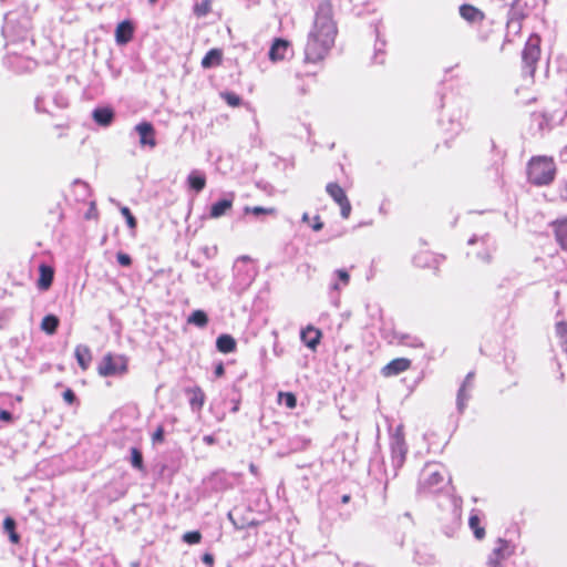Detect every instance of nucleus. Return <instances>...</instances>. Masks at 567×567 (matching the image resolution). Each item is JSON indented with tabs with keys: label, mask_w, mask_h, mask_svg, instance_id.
Wrapping results in <instances>:
<instances>
[{
	"label": "nucleus",
	"mask_w": 567,
	"mask_h": 567,
	"mask_svg": "<svg viewBox=\"0 0 567 567\" xmlns=\"http://www.w3.org/2000/svg\"><path fill=\"white\" fill-rule=\"evenodd\" d=\"M337 27L332 19V6L329 1L318 4L313 25L308 34L305 55L308 62H318L328 54L334 43Z\"/></svg>",
	"instance_id": "f257e3e1"
},
{
	"label": "nucleus",
	"mask_w": 567,
	"mask_h": 567,
	"mask_svg": "<svg viewBox=\"0 0 567 567\" xmlns=\"http://www.w3.org/2000/svg\"><path fill=\"white\" fill-rule=\"evenodd\" d=\"M556 175V165L551 157L535 156L528 162V181L536 186L550 184Z\"/></svg>",
	"instance_id": "f03ea898"
},
{
	"label": "nucleus",
	"mask_w": 567,
	"mask_h": 567,
	"mask_svg": "<svg viewBox=\"0 0 567 567\" xmlns=\"http://www.w3.org/2000/svg\"><path fill=\"white\" fill-rule=\"evenodd\" d=\"M445 470L439 464H426L420 474L419 489L435 493L447 483Z\"/></svg>",
	"instance_id": "7ed1b4c3"
},
{
	"label": "nucleus",
	"mask_w": 567,
	"mask_h": 567,
	"mask_svg": "<svg viewBox=\"0 0 567 567\" xmlns=\"http://www.w3.org/2000/svg\"><path fill=\"white\" fill-rule=\"evenodd\" d=\"M128 360L123 354H105L97 368L99 374L102 377L124 375L127 372Z\"/></svg>",
	"instance_id": "20e7f679"
},
{
	"label": "nucleus",
	"mask_w": 567,
	"mask_h": 567,
	"mask_svg": "<svg viewBox=\"0 0 567 567\" xmlns=\"http://www.w3.org/2000/svg\"><path fill=\"white\" fill-rule=\"evenodd\" d=\"M539 42V38L537 35H533L527 40L523 50V72L529 78L534 76L536 64L540 55Z\"/></svg>",
	"instance_id": "39448f33"
},
{
	"label": "nucleus",
	"mask_w": 567,
	"mask_h": 567,
	"mask_svg": "<svg viewBox=\"0 0 567 567\" xmlns=\"http://www.w3.org/2000/svg\"><path fill=\"white\" fill-rule=\"evenodd\" d=\"M391 460L394 468H400L405 461L408 446L401 426L396 427L390 439Z\"/></svg>",
	"instance_id": "423d86ee"
},
{
	"label": "nucleus",
	"mask_w": 567,
	"mask_h": 567,
	"mask_svg": "<svg viewBox=\"0 0 567 567\" xmlns=\"http://www.w3.org/2000/svg\"><path fill=\"white\" fill-rule=\"evenodd\" d=\"M135 131L140 135V144L142 146H150L154 148L156 146L155 131L151 123L142 122L135 126Z\"/></svg>",
	"instance_id": "0eeeda50"
},
{
	"label": "nucleus",
	"mask_w": 567,
	"mask_h": 567,
	"mask_svg": "<svg viewBox=\"0 0 567 567\" xmlns=\"http://www.w3.org/2000/svg\"><path fill=\"white\" fill-rule=\"evenodd\" d=\"M473 379H474V373L473 372L467 373V375L465 377V379L457 392L456 404H457V409L460 412L464 411L466 403L470 399V391L473 389Z\"/></svg>",
	"instance_id": "6e6552de"
},
{
	"label": "nucleus",
	"mask_w": 567,
	"mask_h": 567,
	"mask_svg": "<svg viewBox=\"0 0 567 567\" xmlns=\"http://www.w3.org/2000/svg\"><path fill=\"white\" fill-rule=\"evenodd\" d=\"M411 365V361L405 358H398L392 361H390L382 369V374L384 377H393L398 375L404 371H406Z\"/></svg>",
	"instance_id": "1a4fd4ad"
},
{
	"label": "nucleus",
	"mask_w": 567,
	"mask_h": 567,
	"mask_svg": "<svg viewBox=\"0 0 567 567\" xmlns=\"http://www.w3.org/2000/svg\"><path fill=\"white\" fill-rule=\"evenodd\" d=\"M134 34V27L131 21L125 20L117 24L115 30V40L117 44L128 43Z\"/></svg>",
	"instance_id": "9d476101"
},
{
	"label": "nucleus",
	"mask_w": 567,
	"mask_h": 567,
	"mask_svg": "<svg viewBox=\"0 0 567 567\" xmlns=\"http://www.w3.org/2000/svg\"><path fill=\"white\" fill-rule=\"evenodd\" d=\"M301 341L311 350H315L320 342L321 331L312 326L301 330Z\"/></svg>",
	"instance_id": "9b49d317"
},
{
	"label": "nucleus",
	"mask_w": 567,
	"mask_h": 567,
	"mask_svg": "<svg viewBox=\"0 0 567 567\" xmlns=\"http://www.w3.org/2000/svg\"><path fill=\"white\" fill-rule=\"evenodd\" d=\"M234 197L235 195L230 193L226 198H223L213 204L210 207L209 216L212 218H219L224 216L233 207Z\"/></svg>",
	"instance_id": "f8f14e48"
},
{
	"label": "nucleus",
	"mask_w": 567,
	"mask_h": 567,
	"mask_svg": "<svg viewBox=\"0 0 567 567\" xmlns=\"http://www.w3.org/2000/svg\"><path fill=\"white\" fill-rule=\"evenodd\" d=\"M491 554L493 557L504 561L514 554V546L508 540L498 538Z\"/></svg>",
	"instance_id": "ddd939ff"
},
{
	"label": "nucleus",
	"mask_w": 567,
	"mask_h": 567,
	"mask_svg": "<svg viewBox=\"0 0 567 567\" xmlns=\"http://www.w3.org/2000/svg\"><path fill=\"white\" fill-rule=\"evenodd\" d=\"M92 117L100 126L107 127L114 120V112L111 107H96L92 112Z\"/></svg>",
	"instance_id": "4468645a"
},
{
	"label": "nucleus",
	"mask_w": 567,
	"mask_h": 567,
	"mask_svg": "<svg viewBox=\"0 0 567 567\" xmlns=\"http://www.w3.org/2000/svg\"><path fill=\"white\" fill-rule=\"evenodd\" d=\"M553 226L558 245L567 252V218L554 221Z\"/></svg>",
	"instance_id": "2eb2a0df"
},
{
	"label": "nucleus",
	"mask_w": 567,
	"mask_h": 567,
	"mask_svg": "<svg viewBox=\"0 0 567 567\" xmlns=\"http://www.w3.org/2000/svg\"><path fill=\"white\" fill-rule=\"evenodd\" d=\"M289 49V42L284 39H277L270 50L269 58L271 61H280L286 56V53Z\"/></svg>",
	"instance_id": "dca6fc26"
},
{
	"label": "nucleus",
	"mask_w": 567,
	"mask_h": 567,
	"mask_svg": "<svg viewBox=\"0 0 567 567\" xmlns=\"http://www.w3.org/2000/svg\"><path fill=\"white\" fill-rule=\"evenodd\" d=\"M187 184H188L189 188L199 193L206 186V176L200 171H197V169L192 171L187 177Z\"/></svg>",
	"instance_id": "f3484780"
},
{
	"label": "nucleus",
	"mask_w": 567,
	"mask_h": 567,
	"mask_svg": "<svg viewBox=\"0 0 567 567\" xmlns=\"http://www.w3.org/2000/svg\"><path fill=\"white\" fill-rule=\"evenodd\" d=\"M223 52L219 49L209 50L202 60V66L204 69H210L221 63Z\"/></svg>",
	"instance_id": "a211bd4d"
},
{
	"label": "nucleus",
	"mask_w": 567,
	"mask_h": 567,
	"mask_svg": "<svg viewBox=\"0 0 567 567\" xmlns=\"http://www.w3.org/2000/svg\"><path fill=\"white\" fill-rule=\"evenodd\" d=\"M216 348L221 353H231L236 350V340L230 334H220L216 340Z\"/></svg>",
	"instance_id": "6ab92c4d"
},
{
	"label": "nucleus",
	"mask_w": 567,
	"mask_h": 567,
	"mask_svg": "<svg viewBox=\"0 0 567 567\" xmlns=\"http://www.w3.org/2000/svg\"><path fill=\"white\" fill-rule=\"evenodd\" d=\"M74 354H75L76 361H78L79 365L82 368V370H86L89 368L91 359H92L91 351H90L89 347L79 344L75 348Z\"/></svg>",
	"instance_id": "aec40b11"
},
{
	"label": "nucleus",
	"mask_w": 567,
	"mask_h": 567,
	"mask_svg": "<svg viewBox=\"0 0 567 567\" xmlns=\"http://www.w3.org/2000/svg\"><path fill=\"white\" fill-rule=\"evenodd\" d=\"M461 17L468 22H476L483 19V13L475 7L463 4L460 7Z\"/></svg>",
	"instance_id": "412c9836"
},
{
	"label": "nucleus",
	"mask_w": 567,
	"mask_h": 567,
	"mask_svg": "<svg viewBox=\"0 0 567 567\" xmlns=\"http://www.w3.org/2000/svg\"><path fill=\"white\" fill-rule=\"evenodd\" d=\"M326 190L338 205L348 198L344 190L337 183H329Z\"/></svg>",
	"instance_id": "4be33fe9"
},
{
	"label": "nucleus",
	"mask_w": 567,
	"mask_h": 567,
	"mask_svg": "<svg viewBox=\"0 0 567 567\" xmlns=\"http://www.w3.org/2000/svg\"><path fill=\"white\" fill-rule=\"evenodd\" d=\"M334 276L337 279L333 282H331V290L338 291L341 289V287L348 286L350 281V275L347 270L338 269L334 271Z\"/></svg>",
	"instance_id": "5701e85b"
},
{
	"label": "nucleus",
	"mask_w": 567,
	"mask_h": 567,
	"mask_svg": "<svg viewBox=\"0 0 567 567\" xmlns=\"http://www.w3.org/2000/svg\"><path fill=\"white\" fill-rule=\"evenodd\" d=\"M52 280L53 270L50 267L42 265L40 267V279L38 284L39 288L43 290L48 289L51 286Z\"/></svg>",
	"instance_id": "b1692460"
},
{
	"label": "nucleus",
	"mask_w": 567,
	"mask_h": 567,
	"mask_svg": "<svg viewBox=\"0 0 567 567\" xmlns=\"http://www.w3.org/2000/svg\"><path fill=\"white\" fill-rule=\"evenodd\" d=\"M188 323H192L196 327L204 328L208 323V317L205 311L203 310H195L192 312V315L188 317Z\"/></svg>",
	"instance_id": "393cba45"
},
{
	"label": "nucleus",
	"mask_w": 567,
	"mask_h": 567,
	"mask_svg": "<svg viewBox=\"0 0 567 567\" xmlns=\"http://www.w3.org/2000/svg\"><path fill=\"white\" fill-rule=\"evenodd\" d=\"M468 525L473 530L474 536L477 539H483L485 537V528L480 526V517L477 514L472 513L468 519Z\"/></svg>",
	"instance_id": "a878e982"
},
{
	"label": "nucleus",
	"mask_w": 567,
	"mask_h": 567,
	"mask_svg": "<svg viewBox=\"0 0 567 567\" xmlns=\"http://www.w3.org/2000/svg\"><path fill=\"white\" fill-rule=\"evenodd\" d=\"M59 327V319L53 315H48L42 319L41 328L49 334H53Z\"/></svg>",
	"instance_id": "bb28decb"
},
{
	"label": "nucleus",
	"mask_w": 567,
	"mask_h": 567,
	"mask_svg": "<svg viewBox=\"0 0 567 567\" xmlns=\"http://www.w3.org/2000/svg\"><path fill=\"white\" fill-rule=\"evenodd\" d=\"M4 532L9 534V538L11 543L18 544L20 540V536L16 533V522L11 517H7L3 522Z\"/></svg>",
	"instance_id": "cd10ccee"
},
{
	"label": "nucleus",
	"mask_w": 567,
	"mask_h": 567,
	"mask_svg": "<svg viewBox=\"0 0 567 567\" xmlns=\"http://www.w3.org/2000/svg\"><path fill=\"white\" fill-rule=\"evenodd\" d=\"M395 338L398 342L403 346L412 347V348H421L423 347L422 341L417 337H413L410 334H396Z\"/></svg>",
	"instance_id": "c85d7f7f"
},
{
	"label": "nucleus",
	"mask_w": 567,
	"mask_h": 567,
	"mask_svg": "<svg viewBox=\"0 0 567 567\" xmlns=\"http://www.w3.org/2000/svg\"><path fill=\"white\" fill-rule=\"evenodd\" d=\"M556 333L559 338L561 348L567 352V322L560 321L556 323Z\"/></svg>",
	"instance_id": "c756f323"
},
{
	"label": "nucleus",
	"mask_w": 567,
	"mask_h": 567,
	"mask_svg": "<svg viewBox=\"0 0 567 567\" xmlns=\"http://www.w3.org/2000/svg\"><path fill=\"white\" fill-rule=\"evenodd\" d=\"M244 212H245V214H254L256 216H260L264 214L272 215L276 213L275 208H265L261 206H255V207L246 206Z\"/></svg>",
	"instance_id": "7c9ffc66"
},
{
	"label": "nucleus",
	"mask_w": 567,
	"mask_h": 567,
	"mask_svg": "<svg viewBox=\"0 0 567 567\" xmlns=\"http://www.w3.org/2000/svg\"><path fill=\"white\" fill-rule=\"evenodd\" d=\"M182 538L186 544L195 545L202 540V534L198 530L187 532Z\"/></svg>",
	"instance_id": "2f4dec72"
},
{
	"label": "nucleus",
	"mask_w": 567,
	"mask_h": 567,
	"mask_svg": "<svg viewBox=\"0 0 567 567\" xmlns=\"http://www.w3.org/2000/svg\"><path fill=\"white\" fill-rule=\"evenodd\" d=\"M131 463L135 468L141 470L143 467V456L136 447L131 450Z\"/></svg>",
	"instance_id": "473e14b6"
},
{
	"label": "nucleus",
	"mask_w": 567,
	"mask_h": 567,
	"mask_svg": "<svg viewBox=\"0 0 567 567\" xmlns=\"http://www.w3.org/2000/svg\"><path fill=\"white\" fill-rule=\"evenodd\" d=\"M223 99L226 101V103L230 106H239L241 103V99L231 92H226L221 94Z\"/></svg>",
	"instance_id": "72a5a7b5"
},
{
	"label": "nucleus",
	"mask_w": 567,
	"mask_h": 567,
	"mask_svg": "<svg viewBox=\"0 0 567 567\" xmlns=\"http://www.w3.org/2000/svg\"><path fill=\"white\" fill-rule=\"evenodd\" d=\"M121 213H122V215L125 217L127 226H128L131 229H135V227H136V219H135V217L132 215V213H131V210L128 209V207H122V208H121Z\"/></svg>",
	"instance_id": "f704fd0d"
},
{
	"label": "nucleus",
	"mask_w": 567,
	"mask_h": 567,
	"mask_svg": "<svg viewBox=\"0 0 567 567\" xmlns=\"http://www.w3.org/2000/svg\"><path fill=\"white\" fill-rule=\"evenodd\" d=\"M209 9H210V6L208 2H202V3H197L195 6L194 11L197 16L204 17L209 12Z\"/></svg>",
	"instance_id": "c9c22d12"
},
{
	"label": "nucleus",
	"mask_w": 567,
	"mask_h": 567,
	"mask_svg": "<svg viewBox=\"0 0 567 567\" xmlns=\"http://www.w3.org/2000/svg\"><path fill=\"white\" fill-rule=\"evenodd\" d=\"M339 206L341 210V216L347 219L351 213V204L349 199H344Z\"/></svg>",
	"instance_id": "e433bc0d"
},
{
	"label": "nucleus",
	"mask_w": 567,
	"mask_h": 567,
	"mask_svg": "<svg viewBox=\"0 0 567 567\" xmlns=\"http://www.w3.org/2000/svg\"><path fill=\"white\" fill-rule=\"evenodd\" d=\"M116 259L121 266L128 267L132 264V259L127 254L117 252Z\"/></svg>",
	"instance_id": "4c0bfd02"
},
{
	"label": "nucleus",
	"mask_w": 567,
	"mask_h": 567,
	"mask_svg": "<svg viewBox=\"0 0 567 567\" xmlns=\"http://www.w3.org/2000/svg\"><path fill=\"white\" fill-rule=\"evenodd\" d=\"M204 404V394L199 391L197 394H195L190 399V405L193 408L197 406L198 409L202 408Z\"/></svg>",
	"instance_id": "58836bf2"
},
{
	"label": "nucleus",
	"mask_w": 567,
	"mask_h": 567,
	"mask_svg": "<svg viewBox=\"0 0 567 567\" xmlns=\"http://www.w3.org/2000/svg\"><path fill=\"white\" fill-rule=\"evenodd\" d=\"M35 109L39 111V112H50L49 107L47 106L45 104V101H44V97L43 96H39L37 100H35Z\"/></svg>",
	"instance_id": "ea45409f"
},
{
	"label": "nucleus",
	"mask_w": 567,
	"mask_h": 567,
	"mask_svg": "<svg viewBox=\"0 0 567 567\" xmlns=\"http://www.w3.org/2000/svg\"><path fill=\"white\" fill-rule=\"evenodd\" d=\"M63 399L68 404H73L76 400L74 392L71 389H66L63 392Z\"/></svg>",
	"instance_id": "a19ab883"
},
{
	"label": "nucleus",
	"mask_w": 567,
	"mask_h": 567,
	"mask_svg": "<svg viewBox=\"0 0 567 567\" xmlns=\"http://www.w3.org/2000/svg\"><path fill=\"white\" fill-rule=\"evenodd\" d=\"M503 561H501L498 558L493 557L492 554L487 556L486 566L487 567H501Z\"/></svg>",
	"instance_id": "79ce46f5"
},
{
	"label": "nucleus",
	"mask_w": 567,
	"mask_h": 567,
	"mask_svg": "<svg viewBox=\"0 0 567 567\" xmlns=\"http://www.w3.org/2000/svg\"><path fill=\"white\" fill-rule=\"evenodd\" d=\"M286 405L290 409H293L297 404L296 396L292 393H286Z\"/></svg>",
	"instance_id": "37998d69"
},
{
	"label": "nucleus",
	"mask_w": 567,
	"mask_h": 567,
	"mask_svg": "<svg viewBox=\"0 0 567 567\" xmlns=\"http://www.w3.org/2000/svg\"><path fill=\"white\" fill-rule=\"evenodd\" d=\"M153 442H162L164 440V429L159 426L153 434Z\"/></svg>",
	"instance_id": "c03bdc74"
},
{
	"label": "nucleus",
	"mask_w": 567,
	"mask_h": 567,
	"mask_svg": "<svg viewBox=\"0 0 567 567\" xmlns=\"http://www.w3.org/2000/svg\"><path fill=\"white\" fill-rule=\"evenodd\" d=\"M559 196L563 200L567 202V179L559 187Z\"/></svg>",
	"instance_id": "a18cd8bd"
},
{
	"label": "nucleus",
	"mask_w": 567,
	"mask_h": 567,
	"mask_svg": "<svg viewBox=\"0 0 567 567\" xmlns=\"http://www.w3.org/2000/svg\"><path fill=\"white\" fill-rule=\"evenodd\" d=\"M0 420L3 422L12 421V414L7 410H0Z\"/></svg>",
	"instance_id": "49530a36"
},
{
	"label": "nucleus",
	"mask_w": 567,
	"mask_h": 567,
	"mask_svg": "<svg viewBox=\"0 0 567 567\" xmlns=\"http://www.w3.org/2000/svg\"><path fill=\"white\" fill-rule=\"evenodd\" d=\"M311 227H312V229H313L315 231H319V230H321V229H322V227H323V223L320 220V217H319V216H316V217H315V223L312 224V226H311Z\"/></svg>",
	"instance_id": "de8ad7c7"
},
{
	"label": "nucleus",
	"mask_w": 567,
	"mask_h": 567,
	"mask_svg": "<svg viewBox=\"0 0 567 567\" xmlns=\"http://www.w3.org/2000/svg\"><path fill=\"white\" fill-rule=\"evenodd\" d=\"M54 103L56 104L58 107H64L66 106V100L64 96L62 95H59V96H55L54 97Z\"/></svg>",
	"instance_id": "09e8293b"
},
{
	"label": "nucleus",
	"mask_w": 567,
	"mask_h": 567,
	"mask_svg": "<svg viewBox=\"0 0 567 567\" xmlns=\"http://www.w3.org/2000/svg\"><path fill=\"white\" fill-rule=\"evenodd\" d=\"M414 264L419 267H425L427 264H426V260L423 259V256L422 255H419V256H415L414 257Z\"/></svg>",
	"instance_id": "8fccbe9b"
},
{
	"label": "nucleus",
	"mask_w": 567,
	"mask_h": 567,
	"mask_svg": "<svg viewBox=\"0 0 567 567\" xmlns=\"http://www.w3.org/2000/svg\"><path fill=\"white\" fill-rule=\"evenodd\" d=\"M202 560H203V563H204V564H206V565H213V563H214V557H213V555H212V554L206 553V554H204V555H203Z\"/></svg>",
	"instance_id": "3c124183"
},
{
	"label": "nucleus",
	"mask_w": 567,
	"mask_h": 567,
	"mask_svg": "<svg viewBox=\"0 0 567 567\" xmlns=\"http://www.w3.org/2000/svg\"><path fill=\"white\" fill-rule=\"evenodd\" d=\"M214 372H215L216 377H221L224 374V372H225L223 363H219L218 365H216Z\"/></svg>",
	"instance_id": "603ef678"
},
{
	"label": "nucleus",
	"mask_w": 567,
	"mask_h": 567,
	"mask_svg": "<svg viewBox=\"0 0 567 567\" xmlns=\"http://www.w3.org/2000/svg\"><path fill=\"white\" fill-rule=\"evenodd\" d=\"M203 441H204L206 444H208V445H212V444H214V443L216 442L215 437H214V436H212V435H205V436L203 437Z\"/></svg>",
	"instance_id": "864d4df0"
},
{
	"label": "nucleus",
	"mask_w": 567,
	"mask_h": 567,
	"mask_svg": "<svg viewBox=\"0 0 567 567\" xmlns=\"http://www.w3.org/2000/svg\"><path fill=\"white\" fill-rule=\"evenodd\" d=\"M561 161L567 163V146L560 152Z\"/></svg>",
	"instance_id": "5fc2aeb1"
},
{
	"label": "nucleus",
	"mask_w": 567,
	"mask_h": 567,
	"mask_svg": "<svg viewBox=\"0 0 567 567\" xmlns=\"http://www.w3.org/2000/svg\"><path fill=\"white\" fill-rule=\"evenodd\" d=\"M342 503H348L350 501V495H343L341 498Z\"/></svg>",
	"instance_id": "6e6d98bb"
},
{
	"label": "nucleus",
	"mask_w": 567,
	"mask_h": 567,
	"mask_svg": "<svg viewBox=\"0 0 567 567\" xmlns=\"http://www.w3.org/2000/svg\"><path fill=\"white\" fill-rule=\"evenodd\" d=\"M302 221H305V223H308V221H309V214H308V213H305V214L302 215Z\"/></svg>",
	"instance_id": "4d7b16f0"
},
{
	"label": "nucleus",
	"mask_w": 567,
	"mask_h": 567,
	"mask_svg": "<svg viewBox=\"0 0 567 567\" xmlns=\"http://www.w3.org/2000/svg\"><path fill=\"white\" fill-rule=\"evenodd\" d=\"M477 240H478V239H477V237H476V236H473L472 238H470L468 244H470V245H473V244H474V243H476Z\"/></svg>",
	"instance_id": "13d9d810"
},
{
	"label": "nucleus",
	"mask_w": 567,
	"mask_h": 567,
	"mask_svg": "<svg viewBox=\"0 0 567 567\" xmlns=\"http://www.w3.org/2000/svg\"><path fill=\"white\" fill-rule=\"evenodd\" d=\"M246 260H248V258H247V257H241V258H239V259L237 260V262H236V266H235V267H236V268H238V262H239V261H246Z\"/></svg>",
	"instance_id": "bf43d9fd"
},
{
	"label": "nucleus",
	"mask_w": 567,
	"mask_h": 567,
	"mask_svg": "<svg viewBox=\"0 0 567 567\" xmlns=\"http://www.w3.org/2000/svg\"><path fill=\"white\" fill-rule=\"evenodd\" d=\"M75 185H78V186H82V187H84V188L86 187V184L81 183V182H76V183H75Z\"/></svg>",
	"instance_id": "052dcab7"
},
{
	"label": "nucleus",
	"mask_w": 567,
	"mask_h": 567,
	"mask_svg": "<svg viewBox=\"0 0 567 567\" xmlns=\"http://www.w3.org/2000/svg\"><path fill=\"white\" fill-rule=\"evenodd\" d=\"M250 471H251L252 473H255V472H256V466H255L254 464H251V465H250Z\"/></svg>",
	"instance_id": "680f3d73"
},
{
	"label": "nucleus",
	"mask_w": 567,
	"mask_h": 567,
	"mask_svg": "<svg viewBox=\"0 0 567 567\" xmlns=\"http://www.w3.org/2000/svg\"><path fill=\"white\" fill-rule=\"evenodd\" d=\"M483 259H484L485 261H489V255H486Z\"/></svg>",
	"instance_id": "e2e57ef3"
},
{
	"label": "nucleus",
	"mask_w": 567,
	"mask_h": 567,
	"mask_svg": "<svg viewBox=\"0 0 567 567\" xmlns=\"http://www.w3.org/2000/svg\"><path fill=\"white\" fill-rule=\"evenodd\" d=\"M90 215H93L92 210H89V214H86V217H90Z\"/></svg>",
	"instance_id": "0e129e2a"
},
{
	"label": "nucleus",
	"mask_w": 567,
	"mask_h": 567,
	"mask_svg": "<svg viewBox=\"0 0 567 567\" xmlns=\"http://www.w3.org/2000/svg\"><path fill=\"white\" fill-rule=\"evenodd\" d=\"M90 215H93L92 210H89V214H86V217H90Z\"/></svg>",
	"instance_id": "69168bd1"
},
{
	"label": "nucleus",
	"mask_w": 567,
	"mask_h": 567,
	"mask_svg": "<svg viewBox=\"0 0 567 567\" xmlns=\"http://www.w3.org/2000/svg\"><path fill=\"white\" fill-rule=\"evenodd\" d=\"M90 215H93L92 210H89V214H86V217H90Z\"/></svg>",
	"instance_id": "338daca9"
},
{
	"label": "nucleus",
	"mask_w": 567,
	"mask_h": 567,
	"mask_svg": "<svg viewBox=\"0 0 567 567\" xmlns=\"http://www.w3.org/2000/svg\"><path fill=\"white\" fill-rule=\"evenodd\" d=\"M152 4L155 3L157 0H148Z\"/></svg>",
	"instance_id": "774afa93"
}]
</instances>
